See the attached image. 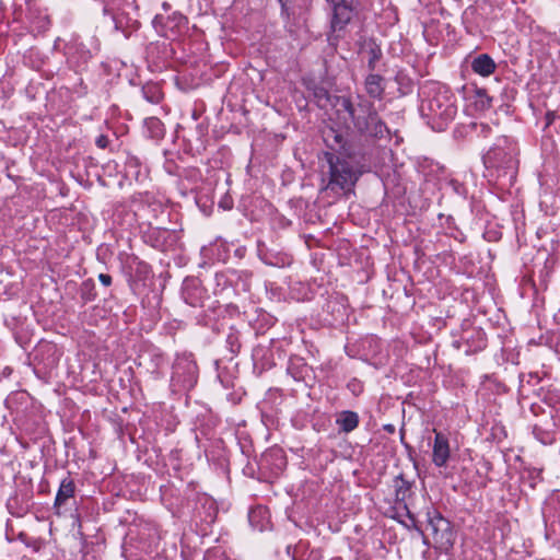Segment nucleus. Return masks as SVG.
Instances as JSON below:
<instances>
[{
  "label": "nucleus",
  "instance_id": "5",
  "mask_svg": "<svg viewBox=\"0 0 560 560\" xmlns=\"http://www.w3.org/2000/svg\"><path fill=\"white\" fill-rule=\"evenodd\" d=\"M427 530L433 540L434 548L448 552L455 541V533L451 523L439 513L429 517Z\"/></svg>",
  "mask_w": 560,
  "mask_h": 560
},
{
  "label": "nucleus",
  "instance_id": "1",
  "mask_svg": "<svg viewBox=\"0 0 560 560\" xmlns=\"http://www.w3.org/2000/svg\"><path fill=\"white\" fill-rule=\"evenodd\" d=\"M336 110L342 118L351 120L355 129L370 137L383 138L388 133L386 125L380 119L373 106L366 101L353 104L350 98L339 96L335 103Z\"/></svg>",
  "mask_w": 560,
  "mask_h": 560
},
{
  "label": "nucleus",
  "instance_id": "16",
  "mask_svg": "<svg viewBox=\"0 0 560 560\" xmlns=\"http://www.w3.org/2000/svg\"><path fill=\"white\" fill-rule=\"evenodd\" d=\"M370 57H369V60H368V66L371 70H373L375 68V63L378 61V59L381 58V49L376 46H372L370 48Z\"/></svg>",
  "mask_w": 560,
  "mask_h": 560
},
{
  "label": "nucleus",
  "instance_id": "4",
  "mask_svg": "<svg viewBox=\"0 0 560 560\" xmlns=\"http://www.w3.org/2000/svg\"><path fill=\"white\" fill-rule=\"evenodd\" d=\"M483 164L489 171L497 172L498 177L512 179L516 174L517 161L512 151L501 147L490 149L483 155Z\"/></svg>",
  "mask_w": 560,
  "mask_h": 560
},
{
  "label": "nucleus",
  "instance_id": "2",
  "mask_svg": "<svg viewBox=\"0 0 560 560\" xmlns=\"http://www.w3.org/2000/svg\"><path fill=\"white\" fill-rule=\"evenodd\" d=\"M420 112L432 129L442 131L456 116L455 97L445 86H434L422 101Z\"/></svg>",
  "mask_w": 560,
  "mask_h": 560
},
{
  "label": "nucleus",
  "instance_id": "8",
  "mask_svg": "<svg viewBox=\"0 0 560 560\" xmlns=\"http://www.w3.org/2000/svg\"><path fill=\"white\" fill-rule=\"evenodd\" d=\"M435 432L434 442L432 446V462L436 467L446 466L450 456V443L448 439L442 432Z\"/></svg>",
  "mask_w": 560,
  "mask_h": 560
},
{
  "label": "nucleus",
  "instance_id": "12",
  "mask_svg": "<svg viewBox=\"0 0 560 560\" xmlns=\"http://www.w3.org/2000/svg\"><path fill=\"white\" fill-rule=\"evenodd\" d=\"M365 91L373 98H381L384 93L383 78L378 74H369L365 79Z\"/></svg>",
  "mask_w": 560,
  "mask_h": 560
},
{
  "label": "nucleus",
  "instance_id": "22",
  "mask_svg": "<svg viewBox=\"0 0 560 560\" xmlns=\"http://www.w3.org/2000/svg\"><path fill=\"white\" fill-rule=\"evenodd\" d=\"M159 235L164 236V235H171V234L168 233V231L163 230V231H159Z\"/></svg>",
  "mask_w": 560,
  "mask_h": 560
},
{
  "label": "nucleus",
  "instance_id": "21",
  "mask_svg": "<svg viewBox=\"0 0 560 560\" xmlns=\"http://www.w3.org/2000/svg\"><path fill=\"white\" fill-rule=\"evenodd\" d=\"M98 280H101V281H104V280H110V277H108V276H106V275H104V273H101V275L98 276Z\"/></svg>",
  "mask_w": 560,
  "mask_h": 560
},
{
  "label": "nucleus",
  "instance_id": "14",
  "mask_svg": "<svg viewBox=\"0 0 560 560\" xmlns=\"http://www.w3.org/2000/svg\"><path fill=\"white\" fill-rule=\"evenodd\" d=\"M40 353L51 354V358L46 363L47 366H54L59 359V355H57V348L52 343L40 345V347L37 349L36 357H38Z\"/></svg>",
  "mask_w": 560,
  "mask_h": 560
},
{
  "label": "nucleus",
  "instance_id": "23",
  "mask_svg": "<svg viewBox=\"0 0 560 560\" xmlns=\"http://www.w3.org/2000/svg\"><path fill=\"white\" fill-rule=\"evenodd\" d=\"M177 18H178L179 21H184L185 20V18L183 15H180V14Z\"/></svg>",
  "mask_w": 560,
  "mask_h": 560
},
{
  "label": "nucleus",
  "instance_id": "6",
  "mask_svg": "<svg viewBox=\"0 0 560 560\" xmlns=\"http://www.w3.org/2000/svg\"><path fill=\"white\" fill-rule=\"evenodd\" d=\"M197 370L190 354L177 357L173 365L172 386L183 390L191 389L197 383Z\"/></svg>",
  "mask_w": 560,
  "mask_h": 560
},
{
  "label": "nucleus",
  "instance_id": "10",
  "mask_svg": "<svg viewBox=\"0 0 560 560\" xmlns=\"http://www.w3.org/2000/svg\"><path fill=\"white\" fill-rule=\"evenodd\" d=\"M495 68L494 60L487 54H481L471 61L472 71L481 77H489Z\"/></svg>",
  "mask_w": 560,
  "mask_h": 560
},
{
  "label": "nucleus",
  "instance_id": "9",
  "mask_svg": "<svg viewBox=\"0 0 560 560\" xmlns=\"http://www.w3.org/2000/svg\"><path fill=\"white\" fill-rule=\"evenodd\" d=\"M75 493V483L71 478H65L61 480L59 489L57 491L54 509L55 513L58 516L63 515L62 508L66 505L67 501L73 498Z\"/></svg>",
  "mask_w": 560,
  "mask_h": 560
},
{
  "label": "nucleus",
  "instance_id": "13",
  "mask_svg": "<svg viewBox=\"0 0 560 560\" xmlns=\"http://www.w3.org/2000/svg\"><path fill=\"white\" fill-rule=\"evenodd\" d=\"M144 126L152 138H161L164 135L162 121L156 117H149L144 120Z\"/></svg>",
  "mask_w": 560,
  "mask_h": 560
},
{
  "label": "nucleus",
  "instance_id": "15",
  "mask_svg": "<svg viewBox=\"0 0 560 560\" xmlns=\"http://www.w3.org/2000/svg\"><path fill=\"white\" fill-rule=\"evenodd\" d=\"M396 495H397V499L398 500H405L406 497L408 495L409 491H410V482L402 479V478H398L396 480Z\"/></svg>",
  "mask_w": 560,
  "mask_h": 560
},
{
  "label": "nucleus",
  "instance_id": "7",
  "mask_svg": "<svg viewBox=\"0 0 560 560\" xmlns=\"http://www.w3.org/2000/svg\"><path fill=\"white\" fill-rule=\"evenodd\" d=\"M332 5L331 25L335 31L341 30L352 15V0H327Z\"/></svg>",
  "mask_w": 560,
  "mask_h": 560
},
{
  "label": "nucleus",
  "instance_id": "17",
  "mask_svg": "<svg viewBox=\"0 0 560 560\" xmlns=\"http://www.w3.org/2000/svg\"><path fill=\"white\" fill-rule=\"evenodd\" d=\"M478 104L481 109H487L491 106V98L486 94L485 91H477Z\"/></svg>",
  "mask_w": 560,
  "mask_h": 560
},
{
  "label": "nucleus",
  "instance_id": "3",
  "mask_svg": "<svg viewBox=\"0 0 560 560\" xmlns=\"http://www.w3.org/2000/svg\"><path fill=\"white\" fill-rule=\"evenodd\" d=\"M328 174L323 177L325 183V190L332 192L350 190L359 175L352 164L343 159L336 158L334 154H327Z\"/></svg>",
  "mask_w": 560,
  "mask_h": 560
},
{
  "label": "nucleus",
  "instance_id": "18",
  "mask_svg": "<svg viewBox=\"0 0 560 560\" xmlns=\"http://www.w3.org/2000/svg\"><path fill=\"white\" fill-rule=\"evenodd\" d=\"M261 513H262L261 509L250 511L249 515H248L249 522L253 523L255 516L258 515V514L260 515Z\"/></svg>",
  "mask_w": 560,
  "mask_h": 560
},
{
  "label": "nucleus",
  "instance_id": "20",
  "mask_svg": "<svg viewBox=\"0 0 560 560\" xmlns=\"http://www.w3.org/2000/svg\"><path fill=\"white\" fill-rule=\"evenodd\" d=\"M293 0H279L281 3L282 9H287V7L292 2Z\"/></svg>",
  "mask_w": 560,
  "mask_h": 560
},
{
  "label": "nucleus",
  "instance_id": "19",
  "mask_svg": "<svg viewBox=\"0 0 560 560\" xmlns=\"http://www.w3.org/2000/svg\"><path fill=\"white\" fill-rule=\"evenodd\" d=\"M96 143H97V145H98L100 148H105V147H106V140H105V138H104V137H100V138L97 139Z\"/></svg>",
  "mask_w": 560,
  "mask_h": 560
},
{
  "label": "nucleus",
  "instance_id": "11",
  "mask_svg": "<svg viewBox=\"0 0 560 560\" xmlns=\"http://www.w3.org/2000/svg\"><path fill=\"white\" fill-rule=\"evenodd\" d=\"M336 424L345 433L352 432L359 425V416L354 411H341L336 418Z\"/></svg>",
  "mask_w": 560,
  "mask_h": 560
}]
</instances>
